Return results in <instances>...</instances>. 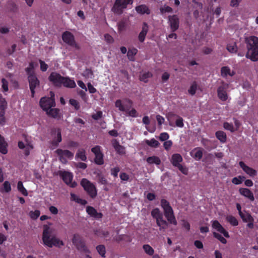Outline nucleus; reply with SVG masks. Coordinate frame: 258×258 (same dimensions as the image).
Masks as SVG:
<instances>
[{"mask_svg":"<svg viewBox=\"0 0 258 258\" xmlns=\"http://www.w3.org/2000/svg\"><path fill=\"white\" fill-rule=\"evenodd\" d=\"M212 227L213 230L214 236L218 239L221 243L225 244L227 240L220 234H222L224 237L228 238L229 235L228 232L224 229L222 225L217 220H214L211 222Z\"/></svg>","mask_w":258,"mask_h":258,"instance_id":"nucleus-3","label":"nucleus"},{"mask_svg":"<svg viewBox=\"0 0 258 258\" xmlns=\"http://www.w3.org/2000/svg\"><path fill=\"white\" fill-rule=\"evenodd\" d=\"M82 75L86 79H92L93 78V72L90 69H86L82 73Z\"/></svg>","mask_w":258,"mask_h":258,"instance_id":"nucleus-53","label":"nucleus"},{"mask_svg":"<svg viewBox=\"0 0 258 258\" xmlns=\"http://www.w3.org/2000/svg\"><path fill=\"white\" fill-rule=\"evenodd\" d=\"M71 200L81 205H85L87 204L86 200L79 198L78 196L73 193L71 194Z\"/></svg>","mask_w":258,"mask_h":258,"instance_id":"nucleus-41","label":"nucleus"},{"mask_svg":"<svg viewBox=\"0 0 258 258\" xmlns=\"http://www.w3.org/2000/svg\"><path fill=\"white\" fill-rule=\"evenodd\" d=\"M96 250L97 252L99 253V254L102 256V257H105V253H106V249L105 247L103 245H98L96 247Z\"/></svg>","mask_w":258,"mask_h":258,"instance_id":"nucleus-52","label":"nucleus"},{"mask_svg":"<svg viewBox=\"0 0 258 258\" xmlns=\"http://www.w3.org/2000/svg\"><path fill=\"white\" fill-rule=\"evenodd\" d=\"M61 175L65 183L72 187H75L77 185L75 182H72L73 175L72 173L67 171L61 172Z\"/></svg>","mask_w":258,"mask_h":258,"instance_id":"nucleus-14","label":"nucleus"},{"mask_svg":"<svg viewBox=\"0 0 258 258\" xmlns=\"http://www.w3.org/2000/svg\"><path fill=\"white\" fill-rule=\"evenodd\" d=\"M91 151L95 155V162L97 164L102 165L104 163L103 155L101 152V147L99 146H96L91 149Z\"/></svg>","mask_w":258,"mask_h":258,"instance_id":"nucleus-11","label":"nucleus"},{"mask_svg":"<svg viewBox=\"0 0 258 258\" xmlns=\"http://www.w3.org/2000/svg\"><path fill=\"white\" fill-rule=\"evenodd\" d=\"M144 142L147 145L152 148H157L160 145L159 142L154 138L150 140H146Z\"/></svg>","mask_w":258,"mask_h":258,"instance_id":"nucleus-37","label":"nucleus"},{"mask_svg":"<svg viewBox=\"0 0 258 258\" xmlns=\"http://www.w3.org/2000/svg\"><path fill=\"white\" fill-rule=\"evenodd\" d=\"M245 180V177L241 175H239L238 176L232 178V182L234 184L238 185L242 183V182Z\"/></svg>","mask_w":258,"mask_h":258,"instance_id":"nucleus-48","label":"nucleus"},{"mask_svg":"<svg viewBox=\"0 0 258 258\" xmlns=\"http://www.w3.org/2000/svg\"><path fill=\"white\" fill-rule=\"evenodd\" d=\"M173 143L171 140L165 141L163 143V147L165 150L169 151L172 146Z\"/></svg>","mask_w":258,"mask_h":258,"instance_id":"nucleus-58","label":"nucleus"},{"mask_svg":"<svg viewBox=\"0 0 258 258\" xmlns=\"http://www.w3.org/2000/svg\"><path fill=\"white\" fill-rule=\"evenodd\" d=\"M156 119L158 122V124L159 126L162 125L165 121L164 118L163 116H161L160 115H157L156 116Z\"/></svg>","mask_w":258,"mask_h":258,"instance_id":"nucleus-64","label":"nucleus"},{"mask_svg":"<svg viewBox=\"0 0 258 258\" xmlns=\"http://www.w3.org/2000/svg\"><path fill=\"white\" fill-rule=\"evenodd\" d=\"M151 215L156 220L163 217L162 213L158 208H155L152 211Z\"/></svg>","mask_w":258,"mask_h":258,"instance_id":"nucleus-43","label":"nucleus"},{"mask_svg":"<svg viewBox=\"0 0 258 258\" xmlns=\"http://www.w3.org/2000/svg\"><path fill=\"white\" fill-rule=\"evenodd\" d=\"M187 91L190 95L193 96L196 93L202 92L203 90L201 86L196 82L194 81L190 84Z\"/></svg>","mask_w":258,"mask_h":258,"instance_id":"nucleus-18","label":"nucleus"},{"mask_svg":"<svg viewBox=\"0 0 258 258\" xmlns=\"http://www.w3.org/2000/svg\"><path fill=\"white\" fill-rule=\"evenodd\" d=\"M54 94L51 92L50 97H43L40 100V105L42 109L50 116L56 118L59 116V110L56 108H52L55 106Z\"/></svg>","mask_w":258,"mask_h":258,"instance_id":"nucleus-2","label":"nucleus"},{"mask_svg":"<svg viewBox=\"0 0 258 258\" xmlns=\"http://www.w3.org/2000/svg\"><path fill=\"white\" fill-rule=\"evenodd\" d=\"M227 49L228 51L231 53H235L237 51V47L235 43L233 42L228 44L227 46Z\"/></svg>","mask_w":258,"mask_h":258,"instance_id":"nucleus-54","label":"nucleus"},{"mask_svg":"<svg viewBox=\"0 0 258 258\" xmlns=\"http://www.w3.org/2000/svg\"><path fill=\"white\" fill-rule=\"evenodd\" d=\"M146 161L148 162V163L150 164H155L156 165H159L161 163V160L160 158L156 156H153L148 157Z\"/></svg>","mask_w":258,"mask_h":258,"instance_id":"nucleus-39","label":"nucleus"},{"mask_svg":"<svg viewBox=\"0 0 258 258\" xmlns=\"http://www.w3.org/2000/svg\"><path fill=\"white\" fill-rule=\"evenodd\" d=\"M18 146L20 149H24L25 153L26 155H28L30 151L33 148L32 145L28 139H25V142H19L18 143Z\"/></svg>","mask_w":258,"mask_h":258,"instance_id":"nucleus-16","label":"nucleus"},{"mask_svg":"<svg viewBox=\"0 0 258 258\" xmlns=\"http://www.w3.org/2000/svg\"><path fill=\"white\" fill-rule=\"evenodd\" d=\"M152 77V74L150 72H143L140 75V80L145 83L147 82Z\"/></svg>","mask_w":258,"mask_h":258,"instance_id":"nucleus-35","label":"nucleus"},{"mask_svg":"<svg viewBox=\"0 0 258 258\" xmlns=\"http://www.w3.org/2000/svg\"><path fill=\"white\" fill-rule=\"evenodd\" d=\"M104 40L108 43H112L114 41L112 37L108 34H104Z\"/></svg>","mask_w":258,"mask_h":258,"instance_id":"nucleus-63","label":"nucleus"},{"mask_svg":"<svg viewBox=\"0 0 258 258\" xmlns=\"http://www.w3.org/2000/svg\"><path fill=\"white\" fill-rule=\"evenodd\" d=\"M235 74V72L231 70L228 66L222 67L221 69V75L222 77L226 78L228 76L232 77Z\"/></svg>","mask_w":258,"mask_h":258,"instance_id":"nucleus-24","label":"nucleus"},{"mask_svg":"<svg viewBox=\"0 0 258 258\" xmlns=\"http://www.w3.org/2000/svg\"><path fill=\"white\" fill-rule=\"evenodd\" d=\"M246 57L252 61H258V47L247 51Z\"/></svg>","mask_w":258,"mask_h":258,"instance_id":"nucleus-25","label":"nucleus"},{"mask_svg":"<svg viewBox=\"0 0 258 258\" xmlns=\"http://www.w3.org/2000/svg\"><path fill=\"white\" fill-rule=\"evenodd\" d=\"M136 10L139 14H149L150 11L148 7L145 5H142L136 7Z\"/></svg>","mask_w":258,"mask_h":258,"instance_id":"nucleus-33","label":"nucleus"},{"mask_svg":"<svg viewBox=\"0 0 258 258\" xmlns=\"http://www.w3.org/2000/svg\"><path fill=\"white\" fill-rule=\"evenodd\" d=\"M18 190L24 196H27L28 195L27 190L24 187L22 181H19L17 184Z\"/></svg>","mask_w":258,"mask_h":258,"instance_id":"nucleus-49","label":"nucleus"},{"mask_svg":"<svg viewBox=\"0 0 258 258\" xmlns=\"http://www.w3.org/2000/svg\"><path fill=\"white\" fill-rule=\"evenodd\" d=\"M239 166L243 170V171L248 176L253 177L256 176L257 172V171L253 168L248 166L244 162L240 161L239 162Z\"/></svg>","mask_w":258,"mask_h":258,"instance_id":"nucleus-13","label":"nucleus"},{"mask_svg":"<svg viewBox=\"0 0 258 258\" xmlns=\"http://www.w3.org/2000/svg\"><path fill=\"white\" fill-rule=\"evenodd\" d=\"M52 229L48 225H44L42 235V243L46 246L51 248L53 246L60 247L64 245L63 242L59 238L51 236Z\"/></svg>","mask_w":258,"mask_h":258,"instance_id":"nucleus-1","label":"nucleus"},{"mask_svg":"<svg viewBox=\"0 0 258 258\" xmlns=\"http://www.w3.org/2000/svg\"><path fill=\"white\" fill-rule=\"evenodd\" d=\"M245 43L247 51L258 47V37L255 36H250L245 38Z\"/></svg>","mask_w":258,"mask_h":258,"instance_id":"nucleus-12","label":"nucleus"},{"mask_svg":"<svg viewBox=\"0 0 258 258\" xmlns=\"http://www.w3.org/2000/svg\"><path fill=\"white\" fill-rule=\"evenodd\" d=\"M62 38L63 41L69 45L75 48L79 49V46L76 43L74 40L73 35L70 32L66 31L62 34Z\"/></svg>","mask_w":258,"mask_h":258,"instance_id":"nucleus-9","label":"nucleus"},{"mask_svg":"<svg viewBox=\"0 0 258 258\" xmlns=\"http://www.w3.org/2000/svg\"><path fill=\"white\" fill-rule=\"evenodd\" d=\"M8 144L5 141L4 138L0 135V152L3 154L8 153Z\"/></svg>","mask_w":258,"mask_h":258,"instance_id":"nucleus-31","label":"nucleus"},{"mask_svg":"<svg viewBox=\"0 0 258 258\" xmlns=\"http://www.w3.org/2000/svg\"><path fill=\"white\" fill-rule=\"evenodd\" d=\"M12 190L11 185L9 181H5L1 187H0V192L1 193H9Z\"/></svg>","mask_w":258,"mask_h":258,"instance_id":"nucleus-32","label":"nucleus"},{"mask_svg":"<svg viewBox=\"0 0 258 258\" xmlns=\"http://www.w3.org/2000/svg\"><path fill=\"white\" fill-rule=\"evenodd\" d=\"M161 206L164 210V213L167 221L174 225H177V221L173 214V211L169 202L166 200L161 201Z\"/></svg>","mask_w":258,"mask_h":258,"instance_id":"nucleus-4","label":"nucleus"},{"mask_svg":"<svg viewBox=\"0 0 258 258\" xmlns=\"http://www.w3.org/2000/svg\"><path fill=\"white\" fill-rule=\"evenodd\" d=\"M175 123L176 125L178 127H183L184 125L183 122V119L181 117L178 116L176 120Z\"/></svg>","mask_w":258,"mask_h":258,"instance_id":"nucleus-62","label":"nucleus"},{"mask_svg":"<svg viewBox=\"0 0 258 258\" xmlns=\"http://www.w3.org/2000/svg\"><path fill=\"white\" fill-rule=\"evenodd\" d=\"M229 88L228 83L222 82L217 89V96L222 101H226L229 98L227 91Z\"/></svg>","mask_w":258,"mask_h":258,"instance_id":"nucleus-6","label":"nucleus"},{"mask_svg":"<svg viewBox=\"0 0 258 258\" xmlns=\"http://www.w3.org/2000/svg\"><path fill=\"white\" fill-rule=\"evenodd\" d=\"M132 105V101L126 98L117 99L115 102V106L121 112H125L128 106Z\"/></svg>","mask_w":258,"mask_h":258,"instance_id":"nucleus-8","label":"nucleus"},{"mask_svg":"<svg viewBox=\"0 0 258 258\" xmlns=\"http://www.w3.org/2000/svg\"><path fill=\"white\" fill-rule=\"evenodd\" d=\"M62 85L64 87L70 88H74L76 86L75 81L70 79L69 77L63 78L61 83V86Z\"/></svg>","mask_w":258,"mask_h":258,"instance_id":"nucleus-26","label":"nucleus"},{"mask_svg":"<svg viewBox=\"0 0 258 258\" xmlns=\"http://www.w3.org/2000/svg\"><path fill=\"white\" fill-rule=\"evenodd\" d=\"M72 242L78 250L85 254L86 258H92L89 255V253H90L89 249L85 245V243L82 237L79 234H74L72 239Z\"/></svg>","mask_w":258,"mask_h":258,"instance_id":"nucleus-5","label":"nucleus"},{"mask_svg":"<svg viewBox=\"0 0 258 258\" xmlns=\"http://www.w3.org/2000/svg\"><path fill=\"white\" fill-rule=\"evenodd\" d=\"M7 106V102L5 98H4L2 95H0V117H2L0 120V123L2 124H3L5 122L4 116Z\"/></svg>","mask_w":258,"mask_h":258,"instance_id":"nucleus-17","label":"nucleus"},{"mask_svg":"<svg viewBox=\"0 0 258 258\" xmlns=\"http://www.w3.org/2000/svg\"><path fill=\"white\" fill-rule=\"evenodd\" d=\"M69 102L70 104L74 106L76 110L80 109V106L79 102L77 100L74 99H71L70 100Z\"/></svg>","mask_w":258,"mask_h":258,"instance_id":"nucleus-57","label":"nucleus"},{"mask_svg":"<svg viewBox=\"0 0 258 258\" xmlns=\"http://www.w3.org/2000/svg\"><path fill=\"white\" fill-rule=\"evenodd\" d=\"M160 10L162 14L171 13L172 11V8L167 5H164L162 7H161L160 9Z\"/></svg>","mask_w":258,"mask_h":258,"instance_id":"nucleus-55","label":"nucleus"},{"mask_svg":"<svg viewBox=\"0 0 258 258\" xmlns=\"http://www.w3.org/2000/svg\"><path fill=\"white\" fill-rule=\"evenodd\" d=\"M2 89L4 92H6L8 91L9 88H8V82L6 80V79H2Z\"/></svg>","mask_w":258,"mask_h":258,"instance_id":"nucleus-56","label":"nucleus"},{"mask_svg":"<svg viewBox=\"0 0 258 258\" xmlns=\"http://www.w3.org/2000/svg\"><path fill=\"white\" fill-rule=\"evenodd\" d=\"M143 122L144 123V124H145L146 125V128L147 130H148L149 132H153L154 131H150L149 128H148V125L149 124L150 122V119L149 118L148 116H145L143 118Z\"/></svg>","mask_w":258,"mask_h":258,"instance_id":"nucleus-60","label":"nucleus"},{"mask_svg":"<svg viewBox=\"0 0 258 258\" xmlns=\"http://www.w3.org/2000/svg\"><path fill=\"white\" fill-rule=\"evenodd\" d=\"M158 138L161 141H166L169 138V135L167 133H162L160 134Z\"/></svg>","mask_w":258,"mask_h":258,"instance_id":"nucleus-59","label":"nucleus"},{"mask_svg":"<svg viewBox=\"0 0 258 258\" xmlns=\"http://www.w3.org/2000/svg\"><path fill=\"white\" fill-rule=\"evenodd\" d=\"M81 184L84 189L91 197L93 198L96 196L97 190L95 186L87 179H83Z\"/></svg>","mask_w":258,"mask_h":258,"instance_id":"nucleus-7","label":"nucleus"},{"mask_svg":"<svg viewBox=\"0 0 258 258\" xmlns=\"http://www.w3.org/2000/svg\"><path fill=\"white\" fill-rule=\"evenodd\" d=\"M40 215V212L38 210L31 211L29 213L30 217L33 220H36L39 217Z\"/></svg>","mask_w":258,"mask_h":258,"instance_id":"nucleus-51","label":"nucleus"},{"mask_svg":"<svg viewBox=\"0 0 258 258\" xmlns=\"http://www.w3.org/2000/svg\"><path fill=\"white\" fill-rule=\"evenodd\" d=\"M138 50L136 48L130 49L127 52V56L130 60H134V56L137 53Z\"/></svg>","mask_w":258,"mask_h":258,"instance_id":"nucleus-50","label":"nucleus"},{"mask_svg":"<svg viewBox=\"0 0 258 258\" xmlns=\"http://www.w3.org/2000/svg\"><path fill=\"white\" fill-rule=\"evenodd\" d=\"M64 77L61 76L59 74L56 72H52L49 78V80L52 82L55 86H61V83Z\"/></svg>","mask_w":258,"mask_h":258,"instance_id":"nucleus-15","label":"nucleus"},{"mask_svg":"<svg viewBox=\"0 0 258 258\" xmlns=\"http://www.w3.org/2000/svg\"><path fill=\"white\" fill-rule=\"evenodd\" d=\"M217 139L222 143H225L226 141V134L223 131H218L216 133Z\"/></svg>","mask_w":258,"mask_h":258,"instance_id":"nucleus-45","label":"nucleus"},{"mask_svg":"<svg viewBox=\"0 0 258 258\" xmlns=\"http://www.w3.org/2000/svg\"><path fill=\"white\" fill-rule=\"evenodd\" d=\"M148 31V26L147 24L144 23L142 27V30L139 35V40L140 42H143L145 40Z\"/></svg>","mask_w":258,"mask_h":258,"instance_id":"nucleus-30","label":"nucleus"},{"mask_svg":"<svg viewBox=\"0 0 258 258\" xmlns=\"http://www.w3.org/2000/svg\"><path fill=\"white\" fill-rule=\"evenodd\" d=\"M86 212L91 217L96 219H101L103 216L101 213L97 212L94 208L91 206L86 207Z\"/></svg>","mask_w":258,"mask_h":258,"instance_id":"nucleus-19","label":"nucleus"},{"mask_svg":"<svg viewBox=\"0 0 258 258\" xmlns=\"http://www.w3.org/2000/svg\"><path fill=\"white\" fill-rule=\"evenodd\" d=\"M39 62L40 64V69L42 72H45L48 68V65L43 61L41 60H39Z\"/></svg>","mask_w":258,"mask_h":258,"instance_id":"nucleus-61","label":"nucleus"},{"mask_svg":"<svg viewBox=\"0 0 258 258\" xmlns=\"http://www.w3.org/2000/svg\"><path fill=\"white\" fill-rule=\"evenodd\" d=\"M126 114L129 116L133 117H137L139 116V113L138 111L134 108L131 109H127L125 111Z\"/></svg>","mask_w":258,"mask_h":258,"instance_id":"nucleus-47","label":"nucleus"},{"mask_svg":"<svg viewBox=\"0 0 258 258\" xmlns=\"http://www.w3.org/2000/svg\"><path fill=\"white\" fill-rule=\"evenodd\" d=\"M28 79L32 96H33L35 93V88L39 85V82L36 77L33 75H30L28 77Z\"/></svg>","mask_w":258,"mask_h":258,"instance_id":"nucleus-20","label":"nucleus"},{"mask_svg":"<svg viewBox=\"0 0 258 258\" xmlns=\"http://www.w3.org/2000/svg\"><path fill=\"white\" fill-rule=\"evenodd\" d=\"M112 146L115 149V151L119 154L123 155L125 154V149L122 146H120L116 141L112 142Z\"/></svg>","mask_w":258,"mask_h":258,"instance_id":"nucleus-36","label":"nucleus"},{"mask_svg":"<svg viewBox=\"0 0 258 258\" xmlns=\"http://www.w3.org/2000/svg\"><path fill=\"white\" fill-rule=\"evenodd\" d=\"M119 1H115L113 7L111 9V11L114 14L117 15H120L122 13L123 9L121 8L120 5H118Z\"/></svg>","mask_w":258,"mask_h":258,"instance_id":"nucleus-34","label":"nucleus"},{"mask_svg":"<svg viewBox=\"0 0 258 258\" xmlns=\"http://www.w3.org/2000/svg\"><path fill=\"white\" fill-rule=\"evenodd\" d=\"M190 155L196 160H199L203 156V149L200 148H196L190 152Z\"/></svg>","mask_w":258,"mask_h":258,"instance_id":"nucleus-28","label":"nucleus"},{"mask_svg":"<svg viewBox=\"0 0 258 258\" xmlns=\"http://www.w3.org/2000/svg\"><path fill=\"white\" fill-rule=\"evenodd\" d=\"M56 153L59 157L60 161L64 164L67 162L68 159H71L74 156V153L69 150H62L58 149L56 151Z\"/></svg>","mask_w":258,"mask_h":258,"instance_id":"nucleus-10","label":"nucleus"},{"mask_svg":"<svg viewBox=\"0 0 258 258\" xmlns=\"http://www.w3.org/2000/svg\"><path fill=\"white\" fill-rule=\"evenodd\" d=\"M157 225L160 227V230H165L168 226L167 222L162 218L156 220Z\"/></svg>","mask_w":258,"mask_h":258,"instance_id":"nucleus-40","label":"nucleus"},{"mask_svg":"<svg viewBox=\"0 0 258 258\" xmlns=\"http://www.w3.org/2000/svg\"><path fill=\"white\" fill-rule=\"evenodd\" d=\"M143 249L145 252L149 255H153L154 253V249L149 244L143 245Z\"/></svg>","mask_w":258,"mask_h":258,"instance_id":"nucleus-46","label":"nucleus"},{"mask_svg":"<svg viewBox=\"0 0 258 258\" xmlns=\"http://www.w3.org/2000/svg\"><path fill=\"white\" fill-rule=\"evenodd\" d=\"M240 217L244 222L254 221V219L251 215L245 211H244L243 213L240 215Z\"/></svg>","mask_w":258,"mask_h":258,"instance_id":"nucleus-38","label":"nucleus"},{"mask_svg":"<svg viewBox=\"0 0 258 258\" xmlns=\"http://www.w3.org/2000/svg\"><path fill=\"white\" fill-rule=\"evenodd\" d=\"M76 158L80 159L82 161H85L87 159L86 152L84 149H80L76 154Z\"/></svg>","mask_w":258,"mask_h":258,"instance_id":"nucleus-44","label":"nucleus"},{"mask_svg":"<svg viewBox=\"0 0 258 258\" xmlns=\"http://www.w3.org/2000/svg\"><path fill=\"white\" fill-rule=\"evenodd\" d=\"M226 219L227 222L233 226H236L238 225V221L237 219L232 215L227 216L226 217Z\"/></svg>","mask_w":258,"mask_h":258,"instance_id":"nucleus-42","label":"nucleus"},{"mask_svg":"<svg viewBox=\"0 0 258 258\" xmlns=\"http://www.w3.org/2000/svg\"><path fill=\"white\" fill-rule=\"evenodd\" d=\"M240 126V122L236 119L234 120V125L228 122H224L223 127L225 130L233 132L238 130Z\"/></svg>","mask_w":258,"mask_h":258,"instance_id":"nucleus-21","label":"nucleus"},{"mask_svg":"<svg viewBox=\"0 0 258 258\" xmlns=\"http://www.w3.org/2000/svg\"><path fill=\"white\" fill-rule=\"evenodd\" d=\"M169 22L171 29L172 31H175L178 28L179 20L176 16L173 15L172 16H170L169 17Z\"/></svg>","mask_w":258,"mask_h":258,"instance_id":"nucleus-22","label":"nucleus"},{"mask_svg":"<svg viewBox=\"0 0 258 258\" xmlns=\"http://www.w3.org/2000/svg\"><path fill=\"white\" fill-rule=\"evenodd\" d=\"M53 140L52 142V147H55L61 141V133L59 130H57L53 134Z\"/></svg>","mask_w":258,"mask_h":258,"instance_id":"nucleus-27","label":"nucleus"},{"mask_svg":"<svg viewBox=\"0 0 258 258\" xmlns=\"http://www.w3.org/2000/svg\"><path fill=\"white\" fill-rule=\"evenodd\" d=\"M182 161V157L179 154H174L171 157V162L175 167L180 165Z\"/></svg>","mask_w":258,"mask_h":258,"instance_id":"nucleus-29","label":"nucleus"},{"mask_svg":"<svg viewBox=\"0 0 258 258\" xmlns=\"http://www.w3.org/2000/svg\"><path fill=\"white\" fill-rule=\"evenodd\" d=\"M240 194L248 199L251 201H253L254 198L251 191L247 188H240L239 189Z\"/></svg>","mask_w":258,"mask_h":258,"instance_id":"nucleus-23","label":"nucleus"}]
</instances>
